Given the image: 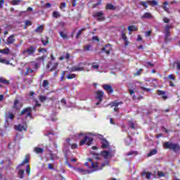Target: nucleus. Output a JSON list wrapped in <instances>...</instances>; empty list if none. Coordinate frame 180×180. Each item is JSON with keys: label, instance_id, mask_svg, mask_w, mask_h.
Listing matches in <instances>:
<instances>
[{"label": "nucleus", "instance_id": "nucleus-63", "mask_svg": "<svg viewBox=\"0 0 180 180\" xmlns=\"http://www.w3.org/2000/svg\"><path fill=\"white\" fill-rule=\"evenodd\" d=\"M49 169H54V166L51 164L48 165Z\"/></svg>", "mask_w": 180, "mask_h": 180}, {"label": "nucleus", "instance_id": "nucleus-58", "mask_svg": "<svg viewBox=\"0 0 180 180\" xmlns=\"http://www.w3.org/2000/svg\"><path fill=\"white\" fill-rule=\"evenodd\" d=\"M27 26H32V22L30 20L25 21V28L27 27Z\"/></svg>", "mask_w": 180, "mask_h": 180}, {"label": "nucleus", "instance_id": "nucleus-37", "mask_svg": "<svg viewBox=\"0 0 180 180\" xmlns=\"http://www.w3.org/2000/svg\"><path fill=\"white\" fill-rule=\"evenodd\" d=\"M0 63L2 64H6L7 65H9V60H6L5 58H0Z\"/></svg>", "mask_w": 180, "mask_h": 180}, {"label": "nucleus", "instance_id": "nucleus-4", "mask_svg": "<svg viewBox=\"0 0 180 180\" xmlns=\"http://www.w3.org/2000/svg\"><path fill=\"white\" fill-rule=\"evenodd\" d=\"M20 115L25 116V117H32V108L27 107L22 110Z\"/></svg>", "mask_w": 180, "mask_h": 180}, {"label": "nucleus", "instance_id": "nucleus-10", "mask_svg": "<svg viewBox=\"0 0 180 180\" xmlns=\"http://www.w3.org/2000/svg\"><path fill=\"white\" fill-rule=\"evenodd\" d=\"M109 148V142L106 139H101V148Z\"/></svg>", "mask_w": 180, "mask_h": 180}, {"label": "nucleus", "instance_id": "nucleus-59", "mask_svg": "<svg viewBox=\"0 0 180 180\" xmlns=\"http://www.w3.org/2000/svg\"><path fill=\"white\" fill-rule=\"evenodd\" d=\"M141 72H143V69H139V70L135 73V76H139V75H140V74H141Z\"/></svg>", "mask_w": 180, "mask_h": 180}, {"label": "nucleus", "instance_id": "nucleus-21", "mask_svg": "<svg viewBox=\"0 0 180 180\" xmlns=\"http://www.w3.org/2000/svg\"><path fill=\"white\" fill-rule=\"evenodd\" d=\"M142 176H146V179H151V176L153 174L151 172H143L141 173Z\"/></svg>", "mask_w": 180, "mask_h": 180}, {"label": "nucleus", "instance_id": "nucleus-52", "mask_svg": "<svg viewBox=\"0 0 180 180\" xmlns=\"http://www.w3.org/2000/svg\"><path fill=\"white\" fill-rule=\"evenodd\" d=\"M169 29H172V25H166L165 27V32H169Z\"/></svg>", "mask_w": 180, "mask_h": 180}, {"label": "nucleus", "instance_id": "nucleus-23", "mask_svg": "<svg viewBox=\"0 0 180 180\" xmlns=\"http://www.w3.org/2000/svg\"><path fill=\"white\" fill-rule=\"evenodd\" d=\"M129 32H137L139 29L136 27V25H130L127 27Z\"/></svg>", "mask_w": 180, "mask_h": 180}, {"label": "nucleus", "instance_id": "nucleus-27", "mask_svg": "<svg viewBox=\"0 0 180 180\" xmlns=\"http://www.w3.org/2000/svg\"><path fill=\"white\" fill-rule=\"evenodd\" d=\"M34 151L37 153V154H41V153H43L44 149L41 148L36 147L34 148Z\"/></svg>", "mask_w": 180, "mask_h": 180}, {"label": "nucleus", "instance_id": "nucleus-48", "mask_svg": "<svg viewBox=\"0 0 180 180\" xmlns=\"http://www.w3.org/2000/svg\"><path fill=\"white\" fill-rule=\"evenodd\" d=\"M129 127H131V129H134V127H135L134 122L129 121Z\"/></svg>", "mask_w": 180, "mask_h": 180}, {"label": "nucleus", "instance_id": "nucleus-15", "mask_svg": "<svg viewBox=\"0 0 180 180\" xmlns=\"http://www.w3.org/2000/svg\"><path fill=\"white\" fill-rule=\"evenodd\" d=\"M112 50V48L110 47V45H106L105 47L103 48L102 51H105V54H110V51Z\"/></svg>", "mask_w": 180, "mask_h": 180}, {"label": "nucleus", "instance_id": "nucleus-41", "mask_svg": "<svg viewBox=\"0 0 180 180\" xmlns=\"http://www.w3.org/2000/svg\"><path fill=\"white\" fill-rule=\"evenodd\" d=\"M91 67L94 70H99V65H98L96 63H93Z\"/></svg>", "mask_w": 180, "mask_h": 180}, {"label": "nucleus", "instance_id": "nucleus-45", "mask_svg": "<svg viewBox=\"0 0 180 180\" xmlns=\"http://www.w3.org/2000/svg\"><path fill=\"white\" fill-rule=\"evenodd\" d=\"M75 74H69L67 75L68 79H72V78H75Z\"/></svg>", "mask_w": 180, "mask_h": 180}, {"label": "nucleus", "instance_id": "nucleus-46", "mask_svg": "<svg viewBox=\"0 0 180 180\" xmlns=\"http://www.w3.org/2000/svg\"><path fill=\"white\" fill-rule=\"evenodd\" d=\"M171 36V32L169 31L165 32V40L166 41L169 40V37Z\"/></svg>", "mask_w": 180, "mask_h": 180}, {"label": "nucleus", "instance_id": "nucleus-16", "mask_svg": "<svg viewBox=\"0 0 180 180\" xmlns=\"http://www.w3.org/2000/svg\"><path fill=\"white\" fill-rule=\"evenodd\" d=\"M7 44H13L15 43V35H11L7 39Z\"/></svg>", "mask_w": 180, "mask_h": 180}, {"label": "nucleus", "instance_id": "nucleus-25", "mask_svg": "<svg viewBox=\"0 0 180 180\" xmlns=\"http://www.w3.org/2000/svg\"><path fill=\"white\" fill-rule=\"evenodd\" d=\"M59 34H60V37H62V39H68V35L66 34V32L60 31Z\"/></svg>", "mask_w": 180, "mask_h": 180}, {"label": "nucleus", "instance_id": "nucleus-24", "mask_svg": "<svg viewBox=\"0 0 180 180\" xmlns=\"http://www.w3.org/2000/svg\"><path fill=\"white\" fill-rule=\"evenodd\" d=\"M141 18L142 19H151L153 18V15L150 13H145Z\"/></svg>", "mask_w": 180, "mask_h": 180}, {"label": "nucleus", "instance_id": "nucleus-17", "mask_svg": "<svg viewBox=\"0 0 180 180\" xmlns=\"http://www.w3.org/2000/svg\"><path fill=\"white\" fill-rule=\"evenodd\" d=\"M43 30H44V25H39L35 29L34 32L41 34L43 33Z\"/></svg>", "mask_w": 180, "mask_h": 180}, {"label": "nucleus", "instance_id": "nucleus-34", "mask_svg": "<svg viewBox=\"0 0 180 180\" xmlns=\"http://www.w3.org/2000/svg\"><path fill=\"white\" fill-rule=\"evenodd\" d=\"M157 153V150L154 149L153 150H150L149 153L148 154V157H151L152 155H155Z\"/></svg>", "mask_w": 180, "mask_h": 180}, {"label": "nucleus", "instance_id": "nucleus-11", "mask_svg": "<svg viewBox=\"0 0 180 180\" xmlns=\"http://www.w3.org/2000/svg\"><path fill=\"white\" fill-rule=\"evenodd\" d=\"M103 88L108 92V94H112V92H113V88L109 84H103Z\"/></svg>", "mask_w": 180, "mask_h": 180}, {"label": "nucleus", "instance_id": "nucleus-7", "mask_svg": "<svg viewBox=\"0 0 180 180\" xmlns=\"http://www.w3.org/2000/svg\"><path fill=\"white\" fill-rule=\"evenodd\" d=\"M23 108V104L19 101V100L15 99L13 103V109L15 110H20Z\"/></svg>", "mask_w": 180, "mask_h": 180}, {"label": "nucleus", "instance_id": "nucleus-61", "mask_svg": "<svg viewBox=\"0 0 180 180\" xmlns=\"http://www.w3.org/2000/svg\"><path fill=\"white\" fill-rule=\"evenodd\" d=\"M77 1L78 0H71L72 6H77Z\"/></svg>", "mask_w": 180, "mask_h": 180}, {"label": "nucleus", "instance_id": "nucleus-51", "mask_svg": "<svg viewBox=\"0 0 180 180\" xmlns=\"http://www.w3.org/2000/svg\"><path fill=\"white\" fill-rule=\"evenodd\" d=\"M91 47H92V46L91 44H89V45H86L84 46V50L86 51H89L91 50Z\"/></svg>", "mask_w": 180, "mask_h": 180}, {"label": "nucleus", "instance_id": "nucleus-22", "mask_svg": "<svg viewBox=\"0 0 180 180\" xmlns=\"http://www.w3.org/2000/svg\"><path fill=\"white\" fill-rule=\"evenodd\" d=\"M166 94H167V92H165V91L158 90V95H162V98L165 100L168 98V97L167 96H165Z\"/></svg>", "mask_w": 180, "mask_h": 180}, {"label": "nucleus", "instance_id": "nucleus-35", "mask_svg": "<svg viewBox=\"0 0 180 180\" xmlns=\"http://www.w3.org/2000/svg\"><path fill=\"white\" fill-rule=\"evenodd\" d=\"M15 118V115L12 112H8L7 115V119H11V120H13Z\"/></svg>", "mask_w": 180, "mask_h": 180}, {"label": "nucleus", "instance_id": "nucleus-40", "mask_svg": "<svg viewBox=\"0 0 180 180\" xmlns=\"http://www.w3.org/2000/svg\"><path fill=\"white\" fill-rule=\"evenodd\" d=\"M32 72H33V69L27 68L25 75H29V74H32Z\"/></svg>", "mask_w": 180, "mask_h": 180}, {"label": "nucleus", "instance_id": "nucleus-12", "mask_svg": "<svg viewBox=\"0 0 180 180\" xmlns=\"http://www.w3.org/2000/svg\"><path fill=\"white\" fill-rule=\"evenodd\" d=\"M57 67H58V63H53L51 62L47 65L48 68H51V71L56 70L57 68Z\"/></svg>", "mask_w": 180, "mask_h": 180}, {"label": "nucleus", "instance_id": "nucleus-14", "mask_svg": "<svg viewBox=\"0 0 180 180\" xmlns=\"http://www.w3.org/2000/svg\"><path fill=\"white\" fill-rule=\"evenodd\" d=\"M102 157H104L105 159L110 158L111 155L110 153L108 150H103L101 152Z\"/></svg>", "mask_w": 180, "mask_h": 180}, {"label": "nucleus", "instance_id": "nucleus-28", "mask_svg": "<svg viewBox=\"0 0 180 180\" xmlns=\"http://www.w3.org/2000/svg\"><path fill=\"white\" fill-rule=\"evenodd\" d=\"M85 31V28H82V30H79L76 34V39H79V37L82 34V32Z\"/></svg>", "mask_w": 180, "mask_h": 180}, {"label": "nucleus", "instance_id": "nucleus-13", "mask_svg": "<svg viewBox=\"0 0 180 180\" xmlns=\"http://www.w3.org/2000/svg\"><path fill=\"white\" fill-rule=\"evenodd\" d=\"M96 99H98L99 102H102V98L103 96V91H97L96 92Z\"/></svg>", "mask_w": 180, "mask_h": 180}, {"label": "nucleus", "instance_id": "nucleus-44", "mask_svg": "<svg viewBox=\"0 0 180 180\" xmlns=\"http://www.w3.org/2000/svg\"><path fill=\"white\" fill-rule=\"evenodd\" d=\"M88 161H89V162H91L92 168H96V167H98V163H94L92 162V159H89Z\"/></svg>", "mask_w": 180, "mask_h": 180}, {"label": "nucleus", "instance_id": "nucleus-55", "mask_svg": "<svg viewBox=\"0 0 180 180\" xmlns=\"http://www.w3.org/2000/svg\"><path fill=\"white\" fill-rule=\"evenodd\" d=\"M122 35V39L124 41V40H127V36H126V34L124 32H122L121 34Z\"/></svg>", "mask_w": 180, "mask_h": 180}, {"label": "nucleus", "instance_id": "nucleus-33", "mask_svg": "<svg viewBox=\"0 0 180 180\" xmlns=\"http://www.w3.org/2000/svg\"><path fill=\"white\" fill-rule=\"evenodd\" d=\"M123 103L122 101L117 102V101H114L112 103V106H115V108H117L120 105H122Z\"/></svg>", "mask_w": 180, "mask_h": 180}, {"label": "nucleus", "instance_id": "nucleus-62", "mask_svg": "<svg viewBox=\"0 0 180 180\" xmlns=\"http://www.w3.org/2000/svg\"><path fill=\"white\" fill-rule=\"evenodd\" d=\"M158 176H159V178L164 176V173L162 172H158Z\"/></svg>", "mask_w": 180, "mask_h": 180}, {"label": "nucleus", "instance_id": "nucleus-42", "mask_svg": "<svg viewBox=\"0 0 180 180\" xmlns=\"http://www.w3.org/2000/svg\"><path fill=\"white\" fill-rule=\"evenodd\" d=\"M167 5H168V1H165L164 3L163 9L165 11V12H169V10L167 8Z\"/></svg>", "mask_w": 180, "mask_h": 180}, {"label": "nucleus", "instance_id": "nucleus-38", "mask_svg": "<svg viewBox=\"0 0 180 180\" xmlns=\"http://www.w3.org/2000/svg\"><path fill=\"white\" fill-rule=\"evenodd\" d=\"M39 99L40 102H45V101H47V97L46 96H41L39 97Z\"/></svg>", "mask_w": 180, "mask_h": 180}, {"label": "nucleus", "instance_id": "nucleus-2", "mask_svg": "<svg viewBox=\"0 0 180 180\" xmlns=\"http://www.w3.org/2000/svg\"><path fill=\"white\" fill-rule=\"evenodd\" d=\"M93 141L94 139L92 137H90L89 135H85L84 139L80 141L79 146H84V144H86V146H91Z\"/></svg>", "mask_w": 180, "mask_h": 180}, {"label": "nucleus", "instance_id": "nucleus-29", "mask_svg": "<svg viewBox=\"0 0 180 180\" xmlns=\"http://www.w3.org/2000/svg\"><path fill=\"white\" fill-rule=\"evenodd\" d=\"M49 85V83L48 80H44L43 81V83H42L43 88H46V89H48Z\"/></svg>", "mask_w": 180, "mask_h": 180}, {"label": "nucleus", "instance_id": "nucleus-1", "mask_svg": "<svg viewBox=\"0 0 180 180\" xmlns=\"http://www.w3.org/2000/svg\"><path fill=\"white\" fill-rule=\"evenodd\" d=\"M163 147L165 148H169V150H172L173 151H179L180 150V146L176 144V143H171V142H165L163 143Z\"/></svg>", "mask_w": 180, "mask_h": 180}, {"label": "nucleus", "instance_id": "nucleus-54", "mask_svg": "<svg viewBox=\"0 0 180 180\" xmlns=\"http://www.w3.org/2000/svg\"><path fill=\"white\" fill-rule=\"evenodd\" d=\"M65 6H67V4H65V2H62L60 4V9H64V8H65Z\"/></svg>", "mask_w": 180, "mask_h": 180}, {"label": "nucleus", "instance_id": "nucleus-26", "mask_svg": "<svg viewBox=\"0 0 180 180\" xmlns=\"http://www.w3.org/2000/svg\"><path fill=\"white\" fill-rule=\"evenodd\" d=\"M0 82L6 85H9V81L3 77H0Z\"/></svg>", "mask_w": 180, "mask_h": 180}, {"label": "nucleus", "instance_id": "nucleus-49", "mask_svg": "<svg viewBox=\"0 0 180 180\" xmlns=\"http://www.w3.org/2000/svg\"><path fill=\"white\" fill-rule=\"evenodd\" d=\"M148 65L150 67H154V64L151 63L150 62H146L144 63V66L148 68Z\"/></svg>", "mask_w": 180, "mask_h": 180}, {"label": "nucleus", "instance_id": "nucleus-3", "mask_svg": "<svg viewBox=\"0 0 180 180\" xmlns=\"http://www.w3.org/2000/svg\"><path fill=\"white\" fill-rule=\"evenodd\" d=\"M34 53H36V48L34 46H30L28 49L22 51V54L25 57H29V56H33Z\"/></svg>", "mask_w": 180, "mask_h": 180}, {"label": "nucleus", "instance_id": "nucleus-56", "mask_svg": "<svg viewBox=\"0 0 180 180\" xmlns=\"http://www.w3.org/2000/svg\"><path fill=\"white\" fill-rule=\"evenodd\" d=\"M26 172L28 175H30V166L29 165H27Z\"/></svg>", "mask_w": 180, "mask_h": 180}, {"label": "nucleus", "instance_id": "nucleus-31", "mask_svg": "<svg viewBox=\"0 0 180 180\" xmlns=\"http://www.w3.org/2000/svg\"><path fill=\"white\" fill-rule=\"evenodd\" d=\"M41 41H42V44H44V46H47V44L49 43V37H46L45 39H41Z\"/></svg>", "mask_w": 180, "mask_h": 180}, {"label": "nucleus", "instance_id": "nucleus-20", "mask_svg": "<svg viewBox=\"0 0 180 180\" xmlns=\"http://www.w3.org/2000/svg\"><path fill=\"white\" fill-rule=\"evenodd\" d=\"M105 9L108 11H115L116 7L113 6L112 4H107L105 6Z\"/></svg>", "mask_w": 180, "mask_h": 180}, {"label": "nucleus", "instance_id": "nucleus-57", "mask_svg": "<svg viewBox=\"0 0 180 180\" xmlns=\"http://www.w3.org/2000/svg\"><path fill=\"white\" fill-rule=\"evenodd\" d=\"M175 64H176V67L177 70H179V71H180V61L175 62Z\"/></svg>", "mask_w": 180, "mask_h": 180}, {"label": "nucleus", "instance_id": "nucleus-5", "mask_svg": "<svg viewBox=\"0 0 180 180\" xmlns=\"http://www.w3.org/2000/svg\"><path fill=\"white\" fill-rule=\"evenodd\" d=\"M140 5L144 6L145 9L147 8V5H150L151 6H157L158 5V2L157 1H141Z\"/></svg>", "mask_w": 180, "mask_h": 180}, {"label": "nucleus", "instance_id": "nucleus-8", "mask_svg": "<svg viewBox=\"0 0 180 180\" xmlns=\"http://www.w3.org/2000/svg\"><path fill=\"white\" fill-rule=\"evenodd\" d=\"M14 129L18 131H22V130L26 131L27 127L25 123H22V124H19L18 125H15Z\"/></svg>", "mask_w": 180, "mask_h": 180}, {"label": "nucleus", "instance_id": "nucleus-53", "mask_svg": "<svg viewBox=\"0 0 180 180\" xmlns=\"http://www.w3.org/2000/svg\"><path fill=\"white\" fill-rule=\"evenodd\" d=\"M141 89H142L143 91H146V92H150V91H151V89H147L143 86H140Z\"/></svg>", "mask_w": 180, "mask_h": 180}, {"label": "nucleus", "instance_id": "nucleus-9", "mask_svg": "<svg viewBox=\"0 0 180 180\" xmlns=\"http://www.w3.org/2000/svg\"><path fill=\"white\" fill-rule=\"evenodd\" d=\"M85 65V63H79L77 66H73L72 68V71H84V66Z\"/></svg>", "mask_w": 180, "mask_h": 180}, {"label": "nucleus", "instance_id": "nucleus-43", "mask_svg": "<svg viewBox=\"0 0 180 180\" xmlns=\"http://www.w3.org/2000/svg\"><path fill=\"white\" fill-rule=\"evenodd\" d=\"M20 2H22V0H13L11 4L12 5H19Z\"/></svg>", "mask_w": 180, "mask_h": 180}, {"label": "nucleus", "instance_id": "nucleus-32", "mask_svg": "<svg viewBox=\"0 0 180 180\" xmlns=\"http://www.w3.org/2000/svg\"><path fill=\"white\" fill-rule=\"evenodd\" d=\"M24 174H25V170H23V169L19 170L18 175L21 179H22V178H24Z\"/></svg>", "mask_w": 180, "mask_h": 180}, {"label": "nucleus", "instance_id": "nucleus-64", "mask_svg": "<svg viewBox=\"0 0 180 180\" xmlns=\"http://www.w3.org/2000/svg\"><path fill=\"white\" fill-rule=\"evenodd\" d=\"M163 21L165 22V23H169V19L168 18H165L163 19Z\"/></svg>", "mask_w": 180, "mask_h": 180}, {"label": "nucleus", "instance_id": "nucleus-6", "mask_svg": "<svg viewBox=\"0 0 180 180\" xmlns=\"http://www.w3.org/2000/svg\"><path fill=\"white\" fill-rule=\"evenodd\" d=\"M93 17L96 18L98 22H102V20H105V17H103V12L102 11L94 12L93 13Z\"/></svg>", "mask_w": 180, "mask_h": 180}, {"label": "nucleus", "instance_id": "nucleus-50", "mask_svg": "<svg viewBox=\"0 0 180 180\" xmlns=\"http://www.w3.org/2000/svg\"><path fill=\"white\" fill-rule=\"evenodd\" d=\"M30 64L34 65V68H35V70H37V68H39V63H34V61H32L30 62Z\"/></svg>", "mask_w": 180, "mask_h": 180}, {"label": "nucleus", "instance_id": "nucleus-30", "mask_svg": "<svg viewBox=\"0 0 180 180\" xmlns=\"http://www.w3.org/2000/svg\"><path fill=\"white\" fill-rule=\"evenodd\" d=\"M137 154H139V152L136 151V150H131L130 152H129L128 153L126 154L127 156L129 155H137Z\"/></svg>", "mask_w": 180, "mask_h": 180}, {"label": "nucleus", "instance_id": "nucleus-60", "mask_svg": "<svg viewBox=\"0 0 180 180\" xmlns=\"http://www.w3.org/2000/svg\"><path fill=\"white\" fill-rule=\"evenodd\" d=\"M169 79H172V81H175V76L174 75H169L168 76Z\"/></svg>", "mask_w": 180, "mask_h": 180}, {"label": "nucleus", "instance_id": "nucleus-19", "mask_svg": "<svg viewBox=\"0 0 180 180\" xmlns=\"http://www.w3.org/2000/svg\"><path fill=\"white\" fill-rule=\"evenodd\" d=\"M75 171H76V172H79V174H81L82 175H85L86 173V170L78 167H75Z\"/></svg>", "mask_w": 180, "mask_h": 180}, {"label": "nucleus", "instance_id": "nucleus-47", "mask_svg": "<svg viewBox=\"0 0 180 180\" xmlns=\"http://www.w3.org/2000/svg\"><path fill=\"white\" fill-rule=\"evenodd\" d=\"M60 13H58V11H54L53 13V18H60Z\"/></svg>", "mask_w": 180, "mask_h": 180}, {"label": "nucleus", "instance_id": "nucleus-18", "mask_svg": "<svg viewBox=\"0 0 180 180\" xmlns=\"http://www.w3.org/2000/svg\"><path fill=\"white\" fill-rule=\"evenodd\" d=\"M30 160V156L29 155H27L25 156V158L23 160L22 162L20 165V167H22V165H25V164H29Z\"/></svg>", "mask_w": 180, "mask_h": 180}, {"label": "nucleus", "instance_id": "nucleus-36", "mask_svg": "<svg viewBox=\"0 0 180 180\" xmlns=\"http://www.w3.org/2000/svg\"><path fill=\"white\" fill-rule=\"evenodd\" d=\"M65 58H66V60H70V53H67L65 56H61L59 58V60H65Z\"/></svg>", "mask_w": 180, "mask_h": 180}, {"label": "nucleus", "instance_id": "nucleus-39", "mask_svg": "<svg viewBox=\"0 0 180 180\" xmlns=\"http://www.w3.org/2000/svg\"><path fill=\"white\" fill-rule=\"evenodd\" d=\"M10 49L9 48H6L4 49H2L1 53L2 54H9Z\"/></svg>", "mask_w": 180, "mask_h": 180}]
</instances>
